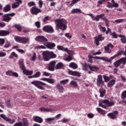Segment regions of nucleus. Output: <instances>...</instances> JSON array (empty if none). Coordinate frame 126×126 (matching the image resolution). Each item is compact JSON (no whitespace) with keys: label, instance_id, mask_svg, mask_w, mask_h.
<instances>
[{"label":"nucleus","instance_id":"58836bf2","mask_svg":"<svg viewBox=\"0 0 126 126\" xmlns=\"http://www.w3.org/2000/svg\"><path fill=\"white\" fill-rule=\"evenodd\" d=\"M101 20H103L104 21H105V25H106V26H109V20H108V19L106 18V17H102L101 18H100Z\"/></svg>","mask_w":126,"mask_h":126},{"label":"nucleus","instance_id":"6e6d98bb","mask_svg":"<svg viewBox=\"0 0 126 126\" xmlns=\"http://www.w3.org/2000/svg\"><path fill=\"white\" fill-rule=\"evenodd\" d=\"M89 68V66H87L86 65V63H85L84 65H83V70H85V71L88 70V69Z\"/></svg>","mask_w":126,"mask_h":126},{"label":"nucleus","instance_id":"aec40b11","mask_svg":"<svg viewBox=\"0 0 126 126\" xmlns=\"http://www.w3.org/2000/svg\"><path fill=\"white\" fill-rule=\"evenodd\" d=\"M9 35V32L4 30H0V36H4Z\"/></svg>","mask_w":126,"mask_h":126},{"label":"nucleus","instance_id":"bb28decb","mask_svg":"<svg viewBox=\"0 0 126 126\" xmlns=\"http://www.w3.org/2000/svg\"><path fill=\"white\" fill-rule=\"evenodd\" d=\"M71 12V13H82V11L79 8L73 9Z\"/></svg>","mask_w":126,"mask_h":126},{"label":"nucleus","instance_id":"1a4fd4ad","mask_svg":"<svg viewBox=\"0 0 126 126\" xmlns=\"http://www.w3.org/2000/svg\"><path fill=\"white\" fill-rule=\"evenodd\" d=\"M42 10L36 7H32L31 9V12L32 14L37 15L39 13L41 12Z\"/></svg>","mask_w":126,"mask_h":126},{"label":"nucleus","instance_id":"e2e57ef3","mask_svg":"<svg viewBox=\"0 0 126 126\" xmlns=\"http://www.w3.org/2000/svg\"><path fill=\"white\" fill-rule=\"evenodd\" d=\"M28 6H30V7H31V6H33V5H35V2L34 1H31L29 2L28 3Z\"/></svg>","mask_w":126,"mask_h":126},{"label":"nucleus","instance_id":"79ce46f5","mask_svg":"<svg viewBox=\"0 0 126 126\" xmlns=\"http://www.w3.org/2000/svg\"><path fill=\"white\" fill-rule=\"evenodd\" d=\"M70 85H72V86H73V87H78V84H77V83L76 81H71L70 82Z\"/></svg>","mask_w":126,"mask_h":126},{"label":"nucleus","instance_id":"c756f323","mask_svg":"<svg viewBox=\"0 0 126 126\" xmlns=\"http://www.w3.org/2000/svg\"><path fill=\"white\" fill-rule=\"evenodd\" d=\"M69 67H71V68H73V69H76L78 67V66H77V64L74 63H71L69 65Z\"/></svg>","mask_w":126,"mask_h":126},{"label":"nucleus","instance_id":"20e7f679","mask_svg":"<svg viewBox=\"0 0 126 126\" xmlns=\"http://www.w3.org/2000/svg\"><path fill=\"white\" fill-rule=\"evenodd\" d=\"M15 15V13H12L9 14H4L2 16V21H5V22H9L11 20V17H13Z\"/></svg>","mask_w":126,"mask_h":126},{"label":"nucleus","instance_id":"052dcab7","mask_svg":"<svg viewBox=\"0 0 126 126\" xmlns=\"http://www.w3.org/2000/svg\"><path fill=\"white\" fill-rule=\"evenodd\" d=\"M124 20H125V19H119L116 20L114 21V22H115V23H122V22H124Z\"/></svg>","mask_w":126,"mask_h":126},{"label":"nucleus","instance_id":"cd10ccee","mask_svg":"<svg viewBox=\"0 0 126 126\" xmlns=\"http://www.w3.org/2000/svg\"><path fill=\"white\" fill-rule=\"evenodd\" d=\"M115 83H116V80H112L108 82V83L107 84V86L108 87H113V86L115 85Z\"/></svg>","mask_w":126,"mask_h":126},{"label":"nucleus","instance_id":"6e6552de","mask_svg":"<svg viewBox=\"0 0 126 126\" xmlns=\"http://www.w3.org/2000/svg\"><path fill=\"white\" fill-rule=\"evenodd\" d=\"M43 30L47 33H53L54 32V29L51 26H45L43 27Z\"/></svg>","mask_w":126,"mask_h":126},{"label":"nucleus","instance_id":"423d86ee","mask_svg":"<svg viewBox=\"0 0 126 126\" xmlns=\"http://www.w3.org/2000/svg\"><path fill=\"white\" fill-rule=\"evenodd\" d=\"M88 15L91 17L92 20H94L95 21H99V20H100V18H102V17L105 16V14L97 15L95 17L94 16L93 14H88Z\"/></svg>","mask_w":126,"mask_h":126},{"label":"nucleus","instance_id":"c9c22d12","mask_svg":"<svg viewBox=\"0 0 126 126\" xmlns=\"http://www.w3.org/2000/svg\"><path fill=\"white\" fill-rule=\"evenodd\" d=\"M36 59L37 55H36L35 53H33L32 56L31 58L30 59V60L32 61V62H35Z\"/></svg>","mask_w":126,"mask_h":126},{"label":"nucleus","instance_id":"72a5a7b5","mask_svg":"<svg viewBox=\"0 0 126 126\" xmlns=\"http://www.w3.org/2000/svg\"><path fill=\"white\" fill-rule=\"evenodd\" d=\"M96 110L98 113H99V114H101V115H106V112L102 109L100 108H96Z\"/></svg>","mask_w":126,"mask_h":126},{"label":"nucleus","instance_id":"774afa93","mask_svg":"<svg viewBox=\"0 0 126 126\" xmlns=\"http://www.w3.org/2000/svg\"><path fill=\"white\" fill-rule=\"evenodd\" d=\"M13 126H23V125L22 124V122H20L18 123H15Z\"/></svg>","mask_w":126,"mask_h":126},{"label":"nucleus","instance_id":"473e14b6","mask_svg":"<svg viewBox=\"0 0 126 126\" xmlns=\"http://www.w3.org/2000/svg\"><path fill=\"white\" fill-rule=\"evenodd\" d=\"M89 69L92 71H97V70H99V68L96 66H89Z\"/></svg>","mask_w":126,"mask_h":126},{"label":"nucleus","instance_id":"09e8293b","mask_svg":"<svg viewBox=\"0 0 126 126\" xmlns=\"http://www.w3.org/2000/svg\"><path fill=\"white\" fill-rule=\"evenodd\" d=\"M117 55H115L114 56L110 57V59L107 58V61H105V62H108V63H110V62H112L114 59H115V58H117Z\"/></svg>","mask_w":126,"mask_h":126},{"label":"nucleus","instance_id":"393cba45","mask_svg":"<svg viewBox=\"0 0 126 126\" xmlns=\"http://www.w3.org/2000/svg\"><path fill=\"white\" fill-rule=\"evenodd\" d=\"M99 93H100V97H103L105 96V94H106V90L103 88H101L99 90Z\"/></svg>","mask_w":126,"mask_h":126},{"label":"nucleus","instance_id":"c85d7f7f","mask_svg":"<svg viewBox=\"0 0 126 126\" xmlns=\"http://www.w3.org/2000/svg\"><path fill=\"white\" fill-rule=\"evenodd\" d=\"M19 64L20 65V68H21V69H22V70H23V71H24V70H25V65H24V63H23V62H21V61H19Z\"/></svg>","mask_w":126,"mask_h":126},{"label":"nucleus","instance_id":"3c124183","mask_svg":"<svg viewBox=\"0 0 126 126\" xmlns=\"http://www.w3.org/2000/svg\"><path fill=\"white\" fill-rule=\"evenodd\" d=\"M68 81H69V80L67 79L61 81L60 83L61 84H63V85H65V84H66V83H67Z\"/></svg>","mask_w":126,"mask_h":126},{"label":"nucleus","instance_id":"680f3d73","mask_svg":"<svg viewBox=\"0 0 126 126\" xmlns=\"http://www.w3.org/2000/svg\"><path fill=\"white\" fill-rule=\"evenodd\" d=\"M13 73V71L11 70H9L6 72V75H9L10 76H12Z\"/></svg>","mask_w":126,"mask_h":126},{"label":"nucleus","instance_id":"c03bdc74","mask_svg":"<svg viewBox=\"0 0 126 126\" xmlns=\"http://www.w3.org/2000/svg\"><path fill=\"white\" fill-rule=\"evenodd\" d=\"M14 39L16 42H18L19 43H21L22 37H20L19 36H15L14 37Z\"/></svg>","mask_w":126,"mask_h":126},{"label":"nucleus","instance_id":"2f4dec72","mask_svg":"<svg viewBox=\"0 0 126 126\" xmlns=\"http://www.w3.org/2000/svg\"><path fill=\"white\" fill-rule=\"evenodd\" d=\"M72 54L73 52L68 54L69 56L65 59H64V61H66L67 62H70L71 60H72Z\"/></svg>","mask_w":126,"mask_h":126},{"label":"nucleus","instance_id":"9d476101","mask_svg":"<svg viewBox=\"0 0 126 126\" xmlns=\"http://www.w3.org/2000/svg\"><path fill=\"white\" fill-rule=\"evenodd\" d=\"M113 48H114V45L111 43H109L106 46L104 47L105 53L111 54V53H112V51H111L110 49H113Z\"/></svg>","mask_w":126,"mask_h":126},{"label":"nucleus","instance_id":"5fc2aeb1","mask_svg":"<svg viewBox=\"0 0 126 126\" xmlns=\"http://www.w3.org/2000/svg\"><path fill=\"white\" fill-rule=\"evenodd\" d=\"M80 0H72L71 1V3L70 4V6H72L73 5L75 4V3L78 2V1H80Z\"/></svg>","mask_w":126,"mask_h":126},{"label":"nucleus","instance_id":"7c9ffc66","mask_svg":"<svg viewBox=\"0 0 126 126\" xmlns=\"http://www.w3.org/2000/svg\"><path fill=\"white\" fill-rule=\"evenodd\" d=\"M49 58L50 60H51V59H56V58H57V55L52 51H49Z\"/></svg>","mask_w":126,"mask_h":126},{"label":"nucleus","instance_id":"f704fd0d","mask_svg":"<svg viewBox=\"0 0 126 126\" xmlns=\"http://www.w3.org/2000/svg\"><path fill=\"white\" fill-rule=\"evenodd\" d=\"M63 66V64L62 62L59 63L55 67L56 69H61Z\"/></svg>","mask_w":126,"mask_h":126},{"label":"nucleus","instance_id":"5701e85b","mask_svg":"<svg viewBox=\"0 0 126 126\" xmlns=\"http://www.w3.org/2000/svg\"><path fill=\"white\" fill-rule=\"evenodd\" d=\"M10 7L11 6L10 4H7L3 8V12H8V11H10Z\"/></svg>","mask_w":126,"mask_h":126},{"label":"nucleus","instance_id":"603ef678","mask_svg":"<svg viewBox=\"0 0 126 126\" xmlns=\"http://www.w3.org/2000/svg\"><path fill=\"white\" fill-rule=\"evenodd\" d=\"M10 101H11L10 99L8 98L6 102V106L8 108H10L11 107V104L10 103Z\"/></svg>","mask_w":126,"mask_h":126},{"label":"nucleus","instance_id":"7ed1b4c3","mask_svg":"<svg viewBox=\"0 0 126 126\" xmlns=\"http://www.w3.org/2000/svg\"><path fill=\"white\" fill-rule=\"evenodd\" d=\"M31 84L34 85L36 88L40 89V90H45V89L42 87L41 85L45 86L46 85V83H43V82H41L38 80H35L31 82Z\"/></svg>","mask_w":126,"mask_h":126},{"label":"nucleus","instance_id":"a19ab883","mask_svg":"<svg viewBox=\"0 0 126 126\" xmlns=\"http://www.w3.org/2000/svg\"><path fill=\"white\" fill-rule=\"evenodd\" d=\"M118 36H119V37L121 38L122 42L123 44H126V37L125 36H123L122 35H119Z\"/></svg>","mask_w":126,"mask_h":126},{"label":"nucleus","instance_id":"9b49d317","mask_svg":"<svg viewBox=\"0 0 126 126\" xmlns=\"http://www.w3.org/2000/svg\"><path fill=\"white\" fill-rule=\"evenodd\" d=\"M94 43L96 46H99V41H103L104 40V37H102V35L99 34L97 36H95L94 37Z\"/></svg>","mask_w":126,"mask_h":126},{"label":"nucleus","instance_id":"4be33fe9","mask_svg":"<svg viewBox=\"0 0 126 126\" xmlns=\"http://www.w3.org/2000/svg\"><path fill=\"white\" fill-rule=\"evenodd\" d=\"M23 74L25 75H31V74H33V71L32 70H28L27 69L24 70L23 71Z\"/></svg>","mask_w":126,"mask_h":126},{"label":"nucleus","instance_id":"e433bc0d","mask_svg":"<svg viewBox=\"0 0 126 126\" xmlns=\"http://www.w3.org/2000/svg\"><path fill=\"white\" fill-rule=\"evenodd\" d=\"M29 41H30V39H29V38L22 37L21 43H24L26 44L27 43H29Z\"/></svg>","mask_w":126,"mask_h":126},{"label":"nucleus","instance_id":"f3484780","mask_svg":"<svg viewBox=\"0 0 126 126\" xmlns=\"http://www.w3.org/2000/svg\"><path fill=\"white\" fill-rule=\"evenodd\" d=\"M33 120L34 122L38 123V124H42L43 123V119L39 116H33Z\"/></svg>","mask_w":126,"mask_h":126},{"label":"nucleus","instance_id":"4c0bfd02","mask_svg":"<svg viewBox=\"0 0 126 126\" xmlns=\"http://www.w3.org/2000/svg\"><path fill=\"white\" fill-rule=\"evenodd\" d=\"M14 58H16L17 59V58H18V55L17 54H16V53H15V52H12V53L11 54V55L9 57V59H13Z\"/></svg>","mask_w":126,"mask_h":126},{"label":"nucleus","instance_id":"6ab92c4d","mask_svg":"<svg viewBox=\"0 0 126 126\" xmlns=\"http://www.w3.org/2000/svg\"><path fill=\"white\" fill-rule=\"evenodd\" d=\"M44 45L48 48V49H52L53 48H55L56 47V44L55 43L48 42L45 43Z\"/></svg>","mask_w":126,"mask_h":126},{"label":"nucleus","instance_id":"2eb2a0df","mask_svg":"<svg viewBox=\"0 0 126 126\" xmlns=\"http://www.w3.org/2000/svg\"><path fill=\"white\" fill-rule=\"evenodd\" d=\"M57 49L59 50V51H64V52H66L67 54H70V53H72V51L69 50L67 48H64L63 46L58 45L57 46Z\"/></svg>","mask_w":126,"mask_h":126},{"label":"nucleus","instance_id":"a211bd4d","mask_svg":"<svg viewBox=\"0 0 126 126\" xmlns=\"http://www.w3.org/2000/svg\"><path fill=\"white\" fill-rule=\"evenodd\" d=\"M68 73L70 75H74V76H78V77H79L80 76V73L77 71H73L69 70Z\"/></svg>","mask_w":126,"mask_h":126},{"label":"nucleus","instance_id":"0eeeda50","mask_svg":"<svg viewBox=\"0 0 126 126\" xmlns=\"http://www.w3.org/2000/svg\"><path fill=\"white\" fill-rule=\"evenodd\" d=\"M121 63H123V64H125L126 63V58H122L120 59L119 60L115 62L114 63V65L115 67H118Z\"/></svg>","mask_w":126,"mask_h":126},{"label":"nucleus","instance_id":"b1692460","mask_svg":"<svg viewBox=\"0 0 126 126\" xmlns=\"http://www.w3.org/2000/svg\"><path fill=\"white\" fill-rule=\"evenodd\" d=\"M55 118L54 117H50L48 118H46L45 119V123H48V124H51L52 122H54L55 121Z\"/></svg>","mask_w":126,"mask_h":126},{"label":"nucleus","instance_id":"8fccbe9b","mask_svg":"<svg viewBox=\"0 0 126 126\" xmlns=\"http://www.w3.org/2000/svg\"><path fill=\"white\" fill-rule=\"evenodd\" d=\"M19 3H17V2H15L14 3H13L12 5V8L14 9V8H16L17 7H18V6H19Z\"/></svg>","mask_w":126,"mask_h":126},{"label":"nucleus","instance_id":"4d7b16f0","mask_svg":"<svg viewBox=\"0 0 126 126\" xmlns=\"http://www.w3.org/2000/svg\"><path fill=\"white\" fill-rule=\"evenodd\" d=\"M14 27H15L16 29H18V31H21V30H22V28L20 25H15Z\"/></svg>","mask_w":126,"mask_h":126},{"label":"nucleus","instance_id":"a878e982","mask_svg":"<svg viewBox=\"0 0 126 126\" xmlns=\"http://www.w3.org/2000/svg\"><path fill=\"white\" fill-rule=\"evenodd\" d=\"M57 88L59 92H60V93H63V90H64L63 87L60 84L57 85Z\"/></svg>","mask_w":126,"mask_h":126},{"label":"nucleus","instance_id":"f8f14e48","mask_svg":"<svg viewBox=\"0 0 126 126\" xmlns=\"http://www.w3.org/2000/svg\"><path fill=\"white\" fill-rule=\"evenodd\" d=\"M35 40L38 42H48V39L44 36L39 35L35 38Z\"/></svg>","mask_w":126,"mask_h":126},{"label":"nucleus","instance_id":"ddd939ff","mask_svg":"<svg viewBox=\"0 0 126 126\" xmlns=\"http://www.w3.org/2000/svg\"><path fill=\"white\" fill-rule=\"evenodd\" d=\"M118 111H114L113 113H108L107 114V116L110 119H112V120H115V119H117V117H118Z\"/></svg>","mask_w":126,"mask_h":126},{"label":"nucleus","instance_id":"f257e3e1","mask_svg":"<svg viewBox=\"0 0 126 126\" xmlns=\"http://www.w3.org/2000/svg\"><path fill=\"white\" fill-rule=\"evenodd\" d=\"M55 22L57 23L56 25V29L57 31H59L60 29L64 31L66 29V25L67 24V22L65 19H60L55 20Z\"/></svg>","mask_w":126,"mask_h":126},{"label":"nucleus","instance_id":"13d9d810","mask_svg":"<svg viewBox=\"0 0 126 126\" xmlns=\"http://www.w3.org/2000/svg\"><path fill=\"white\" fill-rule=\"evenodd\" d=\"M122 99H126V91L123 92L121 94Z\"/></svg>","mask_w":126,"mask_h":126},{"label":"nucleus","instance_id":"69168bd1","mask_svg":"<svg viewBox=\"0 0 126 126\" xmlns=\"http://www.w3.org/2000/svg\"><path fill=\"white\" fill-rule=\"evenodd\" d=\"M35 49L40 50L41 49H46V47L43 45H38L36 47H35Z\"/></svg>","mask_w":126,"mask_h":126},{"label":"nucleus","instance_id":"338daca9","mask_svg":"<svg viewBox=\"0 0 126 126\" xmlns=\"http://www.w3.org/2000/svg\"><path fill=\"white\" fill-rule=\"evenodd\" d=\"M103 77L105 82H107V81H109V80H110V78L107 76L103 75Z\"/></svg>","mask_w":126,"mask_h":126},{"label":"nucleus","instance_id":"37998d69","mask_svg":"<svg viewBox=\"0 0 126 126\" xmlns=\"http://www.w3.org/2000/svg\"><path fill=\"white\" fill-rule=\"evenodd\" d=\"M94 59H96V60H102V61H104V62H106V61H108V59H107V57H95Z\"/></svg>","mask_w":126,"mask_h":126},{"label":"nucleus","instance_id":"864d4df0","mask_svg":"<svg viewBox=\"0 0 126 126\" xmlns=\"http://www.w3.org/2000/svg\"><path fill=\"white\" fill-rule=\"evenodd\" d=\"M40 75H41V73L37 72L33 75V77L34 78H37L38 77H40Z\"/></svg>","mask_w":126,"mask_h":126},{"label":"nucleus","instance_id":"49530a36","mask_svg":"<svg viewBox=\"0 0 126 126\" xmlns=\"http://www.w3.org/2000/svg\"><path fill=\"white\" fill-rule=\"evenodd\" d=\"M0 117L1 118V119H3L4 121H5V122H6L7 120L8 119V117L3 114H0Z\"/></svg>","mask_w":126,"mask_h":126},{"label":"nucleus","instance_id":"ea45409f","mask_svg":"<svg viewBox=\"0 0 126 126\" xmlns=\"http://www.w3.org/2000/svg\"><path fill=\"white\" fill-rule=\"evenodd\" d=\"M9 124H10V125H13L14 123H15V120L14 119H11L8 117V119H7L6 121Z\"/></svg>","mask_w":126,"mask_h":126},{"label":"nucleus","instance_id":"0e129e2a","mask_svg":"<svg viewBox=\"0 0 126 126\" xmlns=\"http://www.w3.org/2000/svg\"><path fill=\"white\" fill-rule=\"evenodd\" d=\"M94 114L92 113H89L87 114V117L89 119H93L94 118Z\"/></svg>","mask_w":126,"mask_h":126},{"label":"nucleus","instance_id":"39448f33","mask_svg":"<svg viewBox=\"0 0 126 126\" xmlns=\"http://www.w3.org/2000/svg\"><path fill=\"white\" fill-rule=\"evenodd\" d=\"M42 58L44 62L50 61V54L49 51H43L42 53Z\"/></svg>","mask_w":126,"mask_h":126},{"label":"nucleus","instance_id":"dca6fc26","mask_svg":"<svg viewBox=\"0 0 126 126\" xmlns=\"http://www.w3.org/2000/svg\"><path fill=\"white\" fill-rule=\"evenodd\" d=\"M56 65V61H52L49 63L48 69L51 71L55 70V65Z\"/></svg>","mask_w":126,"mask_h":126},{"label":"nucleus","instance_id":"412c9836","mask_svg":"<svg viewBox=\"0 0 126 126\" xmlns=\"http://www.w3.org/2000/svg\"><path fill=\"white\" fill-rule=\"evenodd\" d=\"M22 122L23 126H29V122L28 121L27 118H23Z\"/></svg>","mask_w":126,"mask_h":126},{"label":"nucleus","instance_id":"4468645a","mask_svg":"<svg viewBox=\"0 0 126 126\" xmlns=\"http://www.w3.org/2000/svg\"><path fill=\"white\" fill-rule=\"evenodd\" d=\"M97 86H102L104 85V81H103L102 76L100 75L98 76L97 79Z\"/></svg>","mask_w":126,"mask_h":126},{"label":"nucleus","instance_id":"de8ad7c7","mask_svg":"<svg viewBox=\"0 0 126 126\" xmlns=\"http://www.w3.org/2000/svg\"><path fill=\"white\" fill-rule=\"evenodd\" d=\"M111 2L113 7H119V3L115 2L114 0H112Z\"/></svg>","mask_w":126,"mask_h":126},{"label":"nucleus","instance_id":"a18cd8bd","mask_svg":"<svg viewBox=\"0 0 126 126\" xmlns=\"http://www.w3.org/2000/svg\"><path fill=\"white\" fill-rule=\"evenodd\" d=\"M98 28L101 32H106V28L104 27H102L100 25H98Z\"/></svg>","mask_w":126,"mask_h":126},{"label":"nucleus","instance_id":"bf43d9fd","mask_svg":"<svg viewBox=\"0 0 126 126\" xmlns=\"http://www.w3.org/2000/svg\"><path fill=\"white\" fill-rule=\"evenodd\" d=\"M47 82L50 84H53V83H55V79L47 78Z\"/></svg>","mask_w":126,"mask_h":126},{"label":"nucleus","instance_id":"f03ea898","mask_svg":"<svg viewBox=\"0 0 126 126\" xmlns=\"http://www.w3.org/2000/svg\"><path fill=\"white\" fill-rule=\"evenodd\" d=\"M116 104V102L114 101H109L108 99H105L103 100H99L98 106L101 107V108H104V109H107V107H112Z\"/></svg>","mask_w":126,"mask_h":126}]
</instances>
